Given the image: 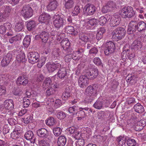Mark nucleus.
Instances as JSON below:
<instances>
[{
    "label": "nucleus",
    "mask_w": 146,
    "mask_h": 146,
    "mask_svg": "<svg viewBox=\"0 0 146 146\" xmlns=\"http://www.w3.org/2000/svg\"><path fill=\"white\" fill-rule=\"evenodd\" d=\"M119 13L121 17L124 19L132 18L135 15L133 7L130 6L123 7L119 11Z\"/></svg>",
    "instance_id": "1"
},
{
    "label": "nucleus",
    "mask_w": 146,
    "mask_h": 146,
    "mask_svg": "<svg viewBox=\"0 0 146 146\" xmlns=\"http://www.w3.org/2000/svg\"><path fill=\"white\" fill-rule=\"evenodd\" d=\"M126 30L124 28L120 27L116 29L112 33V38L115 39L120 40L125 35Z\"/></svg>",
    "instance_id": "2"
},
{
    "label": "nucleus",
    "mask_w": 146,
    "mask_h": 146,
    "mask_svg": "<svg viewBox=\"0 0 146 146\" xmlns=\"http://www.w3.org/2000/svg\"><path fill=\"white\" fill-rule=\"evenodd\" d=\"M62 48L61 49L62 52L64 54H67L71 53L73 50L70 45V43L67 40H62L61 42Z\"/></svg>",
    "instance_id": "3"
},
{
    "label": "nucleus",
    "mask_w": 146,
    "mask_h": 146,
    "mask_svg": "<svg viewBox=\"0 0 146 146\" xmlns=\"http://www.w3.org/2000/svg\"><path fill=\"white\" fill-rule=\"evenodd\" d=\"M21 13L24 18H30L33 15V10L29 5H25L23 7Z\"/></svg>",
    "instance_id": "4"
},
{
    "label": "nucleus",
    "mask_w": 146,
    "mask_h": 146,
    "mask_svg": "<svg viewBox=\"0 0 146 146\" xmlns=\"http://www.w3.org/2000/svg\"><path fill=\"white\" fill-rule=\"evenodd\" d=\"M119 1H117L116 3L112 1H108L106 5L103 6L102 9V11L103 13H106L113 10L116 7V4Z\"/></svg>",
    "instance_id": "5"
},
{
    "label": "nucleus",
    "mask_w": 146,
    "mask_h": 146,
    "mask_svg": "<svg viewBox=\"0 0 146 146\" xmlns=\"http://www.w3.org/2000/svg\"><path fill=\"white\" fill-rule=\"evenodd\" d=\"M96 7L93 5L88 3L84 7L83 9V14L86 15H91L96 11Z\"/></svg>",
    "instance_id": "6"
},
{
    "label": "nucleus",
    "mask_w": 146,
    "mask_h": 146,
    "mask_svg": "<svg viewBox=\"0 0 146 146\" xmlns=\"http://www.w3.org/2000/svg\"><path fill=\"white\" fill-rule=\"evenodd\" d=\"M53 23L54 26L57 29H59L63 27L65 23L64 18L61 17L59 15H57L54 16Z\"/></svg>",
    "instance_id": "7"
},
{
    "label": "nucleus",
    "mask_w": 146,
    "mask_h": 146,
    "mask_svg": "<svg viewBox=\"0 0 146 146\" xmlns=\"http://www.w3.org/2000/svg\"><path fill=\"white\" fill-rule=\"evenodd\" d=\"M27 56L29 62L33 64L38 62L40 58L39 54L36 52H29Z\"/></svg>",
    "instance_id": "8"
},
{
    "label": "nucleus",
    "mask_w": 146,
    "mask_h": 146,
    "mask_svg": "<svg viewBox=\"0 0 146 146\" xmlns=\"http://www.w3.org/2000/svg\"><path fill=\"white\" fill-rule=\"evenodd\" d=\"M37 135L39 137L50 139L52 138L51 134L44 128L39 129L36 131Z\"/></svg>",
    "instance_id": "9"
},
{
    "label": "nucleus",
    "mask_w": 146,
    "mask_h": 146,
    "mask_svg": "<svg viewBox=\"0 0 146 146\" xmlns=\"http://www.w3.org/2000/svg\"><path fill=\"white\" fill-rule=\"evenodd\" d=\"M115 49V44L113 42L109 41L107 42L105 45L104 54L106 55H109L114 52Z\"/></svg>",
    "instance_id": "10"
},
{
    "label": "nucleus",
    "mask_w": 146,
    "mask_h": 146,
    "mask_svg": "<svg viewBox=\"0 0 146 146\" xmlns=\"http://www.w3.org/2000/svg\"><path fill=\"white\" fill-rule=\"evenodd\" d=\"M11 9L9 6H5V9L3 13H0V22L5 21L8 19L10 15Z\"/></svg>",
    "instance_id": "11"
},
{
    "label": "nucleus",
    "mask_w": 146,
    "mask_h": 146,
    "mask_svg": "<svg viewBox=\"0 0 146 146\" xmlns=\"http://www.w3.org/2000/svg\"><path fill=\"white\" fill-rule=\"evenodd\" d=\"M98 70L96 68H93L87 70L86 71L85 75L89 79L93 80L96 78L98 75Z\"/></svg>",
    "instance_id": "12"
},
{
    "label": "nucleus",
    "mask_w": 146,
    "mask_h": 146,
    "mask_svg": "<svg viewBox=\"0 0 146 146\" xmlns=\"http://www.w3.org/2000/svg\"><path fill=\"white\" fill-rule=\"evenodd\" d=\"M121 21V18L117 14L115 13L112 17L110 20V25L111 27H115L118 25Z\"/></svg>",
    "instance_id": "13"
},
{
    "label": "nucleus",
    "mask_w": 146,
    "mask_h": 146,
    "mask_svg": "<svg viewBox=\"0 0 146 146\" xmlns=\"http://www.w3.org/2000/svg\"><path fill=\"white\" fill-rule=\"evenodd\" d=\"M98 88L97 84L93 85L92 86H90L86 88V93L88 96H94L97 93V89Z\"/></svg>",
    "instance_id": "14"
},
{
    "label": "nucleus",
    "mask_w": 146,
    "mask_h": 146,
    "mask_svg": "<svg viewBox=\"0 0 146 146\" xmlns=\"http://www.w3.org/2000/svg\"><path fill=\"white\" fill-rule=\"evenodd\" d=\"M137 21H131L129 23L128 28L127 31V33L129 35L134 34L136 32L137 28Z\"/></svg>",
    "instance_id": "15"
},
{
    "label": "nucleus",
    "mask_w": 146,
    "mask_h": 146,
    "mask_svg": "<svg viewBox=\"0 0 146 146\" xmlns=\"http://www.w3.org/2000/svg\"><path fill=\"white\" fill-rule=\"evenodd\" d=\"M89 78L85 74L80 76L78 80L79 86L83 88L87 86L88 84Z\"/></svg>",
    "instance_id": "16"
},
{
    "label": "nucleus",
    "mask_w": 146,
    "mask_h": 146,
    "mask_svg": "<svg viewBox=\"0 0 146 146\" xmlns=\"http://www.w3.org/2000/svg\"><path fill=\"white\" fill-rule=\"evenodd\" d=\"M12 57V54L10 52H9L5 54L1 62L2 66L4 67L7 66L9 63Z\"/></svg>",
    "instance_id": "17"
},
{
    "label": "nucleus",
    "mask_w": 146,
    "mask_h": 146,
    "mask_svg": "<svg viewBox=\"0 0 146 146\" xmlns=\"http://www.w3.org/2000/svg\"><path fill=\"white\" fill-rule=\"evenodd\" d=\"M46 67L48 71L49 72H53L57 69L59 68L61 66L60 64L56 62H53L49 64H46Z\"/></svg>",
    "instance_id": "18"
},
{
    "label": "nucleus",
    "mask_w": 146,
    "mask_h": 146,
    "mask_svg": "<svg viewBox=\"0 0 146 146\" xmlns=\"http://www.w3.org/2000/svg\"><path fill=\"white\" fill-rule=\"evenodd\" d=\"M99 22L98 20L95 18L90 19L86 23V28L88 29H94Z\"/></svg>",
    "instance_id": "19"
},
{
    "label": "nucleus",
    "mask_w": 146,
    "mask_h": 146,
    "mask_svg": "<svg viewBox=\"0 0 146 146\" xmlns=\"http://www.w3.org/2000/svg\"><path fill=\"white\" fill-rule=\"evenodd\" d=\"M51 18V16L48 13H43L40 15L38 17L39 21L41 23H48Z\"/></svg>",
    "instance_id": "20"
},
{
    "label": "nucleus",
    "mask_w": 146,
    "mask_h": 146,
    "mask_svg": "<svg viewBox=\"0 0 146 146\" xmlns=\"http://www.w3.org/2000/svg\"><path fill=\"white\" fill-rule=\"evenodd\" d=\"M123 52L121 53L122 58L124 60L127 59L128 55L130 52V46L129 45L126 44L123 47Z\"/></svg>",
    "instance_id": "21"
},
{
    "label": "nucleus",
    "mask_w": 146,
    "mask_h": 146,
    "mask_svg": "<svg viewBox=\"0 0 146 146\" xmlns=\"http://www.w3.org/2000/svg\"><path fill=\"white\" fill-rule=\"evenodd\" d=\"M56 75L60 79H66L68 78L67 72L66 69L64 68L59 69Z\"/></svg>",
    "instance_id": "22"
},
{
    "label": "nucleus",
    "mask_w": 146,
    "mask_h": 146,
    "mask_svg": "<svg viewBox=\"0 0 146 146\" xmlns=\"http://www.w3.org/2000/svg\"><path fill=\"white\" fill-rule=\"evenodd\" d=\"M64 29L67 34L75 36L76 35L78 31L77 29H75L74 27L71 26H67L64 28Z\"/></svg>",
    "instance_id": "23"
},
{
    "label": "nucleus",
    "mask_w": 146,
    "mask_h": 146,
    "mask_svg": "<svg viewBox=\"0 0 146 146\" xmlns=\"http://www.w3.org/2000/svg\"><path fill=\"white\" fill-rule=\"evenodd\" d=\"M63 1L64 7L66 9H70L74 6V0H63Z\"/></svg>",
    "instance_id": "24"
},
{
    "label": "nucleus",
    "mask_w": 146,
    "mask_h": 146,
    "mask_svg": "<svg viewBox=\"0 0 146 146\" xmlns=\"http://www.w3.org/2000/svg\"><path fill=\"white\" fill-rule=\"evenodd\" d=\"M4 107L6 109L11 110L13 109L14 107L13 101L12 100L7 99L4 102Z\"/></svg>",
    "instance_id": "25"
},
{
    "label": "nucleus",
    "mask_w": 146,
    "mask_h": 146,
    "mask_svg": "<svg viewBox=\"0 0 146 146\" xmlns=\"http://www.w3.org/2000/svg\"><path fill=\"white\" fill-rule=\"evenodd\" d=\"M58 6V3L56 0H49L47 9L48 10L53 11L55 10Z\"/></svg>",
    "instance_id": "26"
},
{
    "label": "nucleus",
    "mask_w": 146,
    "mask_h": 146,
    "mask_svg": "<svg viewBox=\"0 0 146 146\" xmlns=\"http://www.w3.org/2000/svg\"><path fill=\"white\" fill-rule=\"evenodd\" d=\"M71 90L70 88L69 87L66 88L62 94V99L65 101L68 100L71 96Z\"/></svg>",
    "instance_id": "27"
},
{
    "label": "nucleus",
    "mask_w": 146,
    "mask_h": 146,
    "mask_svg": "<svg viewBox=\"0 0 146 146\" xmlns=\"http://www.w3.org/2000/svg\"><path fill=\"white\" fill-rule=\"evenodd\" d=\"M21 128H20V129H17V128L15 129L13 132L11 133V137L15 139L19 138L21 135Z\"/></svg>",
    "instance_id": "28"
},
{
    "label": "nucleus",
    "mask_w": 146,
    "mask_h": 146,
    "mask_svg": "<svg viewBox=\"0 0 146 146\" xmlns=\"http://www.w3.org/2000/svg\"><path fill=\"white\" fill-rule=\"evenodd\" d=\"M28 79L22 78L21 77H18L17 80L16 84L19 86L21 85L25 86L28 84Z\"/></svg>",
    "instance_id": "29"
},
{
    "label": "nucleus",
    "mask_w": 146,
    "mask_h": 146,
    "mask_svg": "<svg viewBox=\"0 0 146 146\" xmlns=\"http://www.w3.org/2000/svg\"><path fill=\"white\" fill-rule=\"evenodd\" d=\"M106 31V29L104 27L100 28L98 29L96 36V39L97 40L99 41L103 38V35Z\"/></svg>",
    "instance_id": "30"
},
{
    "label": "nucleus",
    "mask_w": 146,
    "mask_h": 146,
    "mask_svg": "<svg viewBox=\"0 0 146 146\" xmlns=\"http://www.w3.org/2000/svg\"><path fill=\"white\" fill-rule=\"evenodd\" d=\"M22 119L23 121L25 124H28L33 122V117L30 114L25 115Z\"/></svg>",
    "instance_id": "31"
},
{
    "label": "nucleus",
    "mask_w": 146,
    "mask_h": 146,
    "mask_svg": "<svg viewBox=\"0 0 146 146\" xmlns=\"http://www.w3.org/2000/svg\"><path fill=\"white\" fill-rule=\"evenodd\" d=\"M142 47V43L141 41L136 40H135L131 45V48L132 49L138 50Z\"/></svg>",
    "instance_id": "32"
},
{
    "label": "nucleus",
    "mask_w": 146,
    "mask_h": 146,
    "mask_svg": "<svg viewBox=\"0 0 146 146\" xmlns=\"http://www.w3.org/2000/svg\"><path fill=\"white\" fill-rule=\"evenodd\" d=\"M137 31L141 32L146 30V23L141 21L138 23L137 22Z\"/></svg>",
    "instance_id": "33"
},
{
    "label": "nucleus",
    "mask_w": 146,
    "mask_h": 146,
    "mask_svg": "<svg viewBox=\"0 0 146 146\" xmlns=\"http://www.w3.org/2000/svg\"><path fill=\"white\" fill-rule=\"evenodd\" d=\"M127 140V138L126 137H122L121 136H119L117 137L116 141L118 143V146H125Z\"/></svg>",
    "instance_id": "34"
},
{
    "label": "nucleus",
    "mask_w": 146,
    "mask_h": 146,
    "mask_svg": "<svg viewBox=\"0 0 146 146\" xmlns=\"http://www.w3.org/2000/svg\"><path fill=\"white\" fill-rule=\"evenodd\" d=\"M133 108L135 111L139 113H142L145 110L143 107L139 103H137L135 104Z\"/></svg>",
    "instance_id": "35"
},
{
    "label": "nucleus",
    "mask_w": 146,
    "mask_h": 146,
    "mask_svg": "<svg viewBox=\"0 0 146 146\" xmlns=\"http://www.w3.org/2000/svg\"><path fill=\"white\" fill-rule=\"evenodd\" d=\"M103 100L101 99H98L93 105V106L96 109L100 110L103 108Z\"/></svg>",
    "instance_id": "36"
},
{
    "label": "nucleus",
    "mask_w": 146,
    "mask_h": 146,
    "mask_svg": "<svg viewBox=\"0 0 146 146\" xmlns=\"http://www.w3.org/2000/svg\"><path fill=\"white\" fill-rule=\"evenodd\" d=\"M66 141V138L64 136H59L57 141L58 146H64Z\"/></svg>",
    "instance_id": "37"
},
{
    "label": "nucleus",
    "mask_w": 146,
    "mask_h": 146,
    "mask_svg": "<svg viewBox=\"0 0 146 146\" xmlns=\"http://www.w3.org/2000/svg\"><path fill=\"white\" fill-rule=\"evenodd\" d=\"M24 136L27 140H32L33 139L35 142V138L34 137V134L32 131L30 130L27 131L25 133Z\"/></svg>",
    "instance_id": "38"
},
{
    "label": "nucleus",
    "mask_w": 146,
    "mask_h": 146,
    "mask_svg": "<svg viewBox=\"0 0 146 146\" xmlns=\"http://www.w3.org/2000/svg\"><path fill=\"white\" fill-rule=\"evenodd\" d=\"M36 26L35 22L34 21H31L27 23V27L29 31H31L34 29Z\"/></svg>",
    "instance_id": "39"
},
{
    "label": "nucleus",
    "mask_w": 146,
    "mask_h": 146,
    "mask_svg": "<svg viewBox=\"0 0 146 146\" xmlns=\"http://www.w3.org/2000/svg\"><path fill=\"white\" fill-rule=\"evenodd\" d=\"M56 88L57 87L55 86L54 85V86H53V87H51L48 88L45 93L46 96H50L54 94L56 91L55 88Z\"/></svg>",
    "instance_id": "40"
},
{
    "label": "nucleus",
    "mask_w": 146,
    "mask_h": 146,
    "mask_svg": "<svg viewBox=\"0 0 146 146\" xmlns=\"http://www.w3.org/2000/svg\"><path fill=\"white\" fill-rule=\"evenodd\" d=\"M49 33L45 31H43L40 33L41 39L42 42L46 43L49 37Z\"/></svg>",
    "instance_id": "41"
},
{
    "label": "nucleus",
    "mask_w": 146,
    "mask_h": 146,
    "mask_svg": "<svg viewBox=\"0 0 146 146\" xmlns=\"http://www.w3.org/2000/svg\"><path fill=\"white\" fill-rule=\"evenodd\" d=\"M16 58L19 62H24L27 60L25 54L22 52L17 55Z\"/></svg>",
    "instance_id": "42"
},
{
    "label": "nucleus",
    "mask_w": 146,
    "mask_h": 146,
    "mask_svg": "<svg viewBox=\"0 0 146 146\" xmlns=\"http://www.w3.org/2000/svg\"><path fill=\"white\" fill-rule=\"evenodd\" d=\"M21 39V36L20 35H18L12 37L9 39V42L11 44L16 42L18 41H19Z\"/></svg>",
    "instance_id": "43"
},
{
    "label": "nucleus",
    "mask_w": 146,
    "mask_h": 146,
    "mask_svg": "<svg viewBox=\"0 0 146 146\" xmlns=\"http://www.w3.org/2000/svg\"><path fill=\"white\" fill-rule=\"evenodd\" d=\"M51 79L50 78H46L44 80L42 84V87L43 88L45 89L49 86L51 84Z\"/></svg>",
    "instance_id": "44"
},
{
    "label": "nucleus",
    "mask_w": 146,
    "mask_h": 146,
    "mask_svg": "<svg viewBox=\"0 0 146 146\" xmlns=\"http://www.w3.org/2000/svg\"><path fill=\"white\" fill-rule=\"evenodd\" d=\"M79 111L76 113V115L78 116V120H80L85 117V113L84 111L81 110L79 108Z\"/></svg>",
    "instance_id": "45"
},
{
    "label": "nucleus",
    "mask_w": 146,
    "mask_h": 146,
    "mask_svg": "<svg viewBox=\"0 0 146 146\" xmlns=\"http://www.w3.org/2000/svg\"><path fill=\"white\" fill-rule=\"evenodd\" d=\"M24 27V25L23 23H18L16 24L15 29L16 32H19L23 30Z\"/></svg>",
    "instance_id": "46"
},
{
    "label": "nucleus",
    "mask_w": 146,
    "mask_h": 146,
    "mask_svg": "<svg viewBox=\"0 0 146 146\" xmlns=\"http://www.w3.org/2000/svg\"><path fill=\"white\" fill-rule=\"evenodd\" d=\"M46 56H42L40 59H39V61L38 62L37 66L38 67L41 68L45 63L47 59Z\"/></svg>",
    "instance_id": "47"
},
{
    "label": "nucleus",
    "mask_w": 146,
    "mask_h": 146,
    "mask_svg": "<svg viewBox=\"0 0 146 146\" xmlns=\"http://www.w3.org/2000/svg\"><path fill=\"white\" fill-rule=\"evenodd\" d=\"M62 131L61 128L59 127H56L53 129V132L54 135L57 137L60 135Z\"/></svg>",
    "instance_id": "48"
},
{
    "label": "nucleus",
    "mask_w": 146,
    "mask_h": 146,
    "mask_svg": "<svg viewBox=\"0 0 146 146\" xmlns=\"http://www.w3.org/2000/svg\"><path fill=\"white\" fill-rule=\"evenodd\" d=\"M127 144L128 146H138L135 140L131 138L127 139Z\"/></svg>",
    "instance_id": "49"
},
{
    "label": "nucleus",
    "mask_w": 146,
    "mask_h": 146,
    "mask_svg": "<svg viewBox=\"0 0 146 146\" xmlns=\"http://www.w3.org/2000/svg\"><path fill=\"white\" fill-rule=\"evenodd\" d=\"M60 52V50L59 48H54L52 50V58H57L59 55V53Z\"/></svg>",
    "instance_id": "50"
},
{
    "label": "nucleus",
    "mask_w": 146,
    "mask_h": 146,
    "mask_svg": "<svg viewBox=\"0 0 146 146\" xmlns=\"http://www.w3.org/2000/svg\"><path fill=\"white\" fill-rule=\"evenodd\" d=\"M31 41V38L30 36H26L23 40V43L24 46L27 47L30 44Z\"/></svg>",
    "instance_id": "51"
},
{
    "label": "nucleus",
    "mask_w": 146,
    "mask_h": 146,
    "mask_svg": "<svg viewBox=\"0 0 146 146\" xmlns=\"http://www.w3.org/2000/svg\"><path fill=\"white\" fill-rule=\"evenodd\" d=\"M56 121L54 118L51 117L48 119L47 121L46 122V125L50 126H52L56 123Z\"/></svg>",
    "instance_id": "52"
},
{
    "label": "nucleus",
    "mask_w": 146,
    "mask_h": 146,
    "mask_svg": "<svg viewBox=\"0 0 146 146\" xmlns=\"http://www.w3.org/2000/svg\"><path fill=\"white\" fill-rule=\"evenodd\" d=\"M77 130V128L75 127H70L66 130V131L70 134H73Z\"/></svg>",
    "instance_id": "53"
},
{
    "label": "nucleus",
    "mask_w": 146,
    "mask_h": 146,
    "mask_svg": "<svg viewBox=\"0 0 146 146\" xmlns=\"http://www.w3.org/2000/svg\"><path fill=\"white\" fill-rule=\"evenodd\" d=\"M143 127L144 126L141 125V123L138 121L135 123L134 126V129L137 131H139L141 130Z\"/></svg>",
    "instance_id": "54"
},
{
    "label": "nucleus",
    "mask_w": 146,
    "mask_h": 146,
    "mask_svg": "<svg viewBox=\"0 0 146 146\" xmlns=\"http://www.w3.org/2000/svg\"><path fill=\"white\" fill-rule=\"evenodd\" d=\"M23 100L24 107L25 108H27L31 104L30 99L27 97H24Z\"/></svg>",
    "instance_id": "55"
},
{
    "label": "nucleus",
    "mask_w": 146,
    "mask_h": 146,
    "mask_svg": "<svg viewBox=\"0 0 146 146\" xmlns=\"http://www.w3.org/2000/svg\"><path fill=\"white\" fill-rule=\"evenodd\" d=\"M79 108L78 106H74L72 107H70L69 108L68 111L70 113H73L75 112L78 111Z\"/></svg>",
    "instance_id": "56"
},
{
    "label": "nucleus",
    "mask_w": 146,
    "mask_h": 146,
    "mask_svg": "<svg viewBox=\"0 0 146 146\" xmlns=\"http://www.w3.org/2000/svg\"><path fill=\"white\" fill-rule=\"evenodd\" d=\"M93 61L94 64L98 66H103L100 59L98 57L94 58L93 59Z\"/></svg>",
    "instance_id": "57"
},
{
    "label": "nucleus",
    "mask_w": 146,
    "mask_h": 146,
    "mask_svg": "<svg viewBox=\"0 0 146 146\" xmlns=\"http://www.w3.org/2000/svg\"><path fill=\"white\" fill-rule=\"evenodd\" d=\"M108 19L104 16L101 17L98 20L100 25H105ZM109 19H108V20Z\"/></svg>",
    "instance_id": "58"
},
{
    "label": "nucleus",
    "mask_w": 146,
    "mask_h": 146,
    "mask_svg": "<svg viewBox=\"0 0 146 146\" xmlns=\"http://www.w3.org/2000/svg\"><path fill=\"white\" fill-rule=\"evenodd\" d=\"M81 11V10L79 6H76L74 7V9L72 12V13L74 15H77Z\"/></svg>",
    "instance_id": "59"
},
{
    "label": "nucleus",
    "mask_w": 146,
    "mask_h": 146,
    "mask_svg": "<svg viewBox=\"0 0 146 146\" xmlns=\"http://www.w3.org/2000/svg\"><path fill=\"white\" fill-rule=\"evenodd\" d=\"M62 105L61 100L59 99H57L55 100L54 104V107L55 108H58L60 107Z\"/></svg>",
    "instance_id": "60"
},
{
    "label": "nucleus",
    "mask_w": 146,
    "mask_h": 146,
    "mask_svg": "<svg viewBox=\"0 0 146 146\" xmlns=\"http://www.w3.org/2000/svg\"><path fill=\"white\" fill-rule=\"evenodd\" d=\"M57 117L59 119H63L66 117L65 113L63 111H60L58 112L57 115Z\"/></svg>",
    "instance_id": "61"
},
{
    "label": "nucleus",
    "mask_w": 146,
    "mask_h": 146,
    "mask_svg": "<svg viewBox=\"0 0 146 146\" xmlns=\"http://www.w3.org/2000/svg\"><path fill=\"white\" fill-rule=\"evenodd\" d=\"M76 146H83L84 145V139H79L76 142Z\"/></svg>",
    "instance_id": "62"
},
{
    "label": "nucleus",
    "mask_w": 146,
    "mask_h": 146,
    "mask_svg": "<svg viewBox=\"0 0 146 146\" xmlns=\"http://www.w3.org/2000/svg\"><path fill=\"white\" fill-rule=\"evenodd\" d=\"M80 39L82 41L87 42L89 40V38L85 35H83L80 36Z\"/></svg>",
    "instance_id": "63"
},
{
    "label": "nucleus",
    "mask_w": 146,
    "mask_h": 146,
    "mask_svg": "<svg viewBox=\"0 0 146 146\" xmlns=\"http://www.w3.org/2000/svg\"><path fill=\"white\" fill-rule=\"evenodd\" d=\"M40 146H50V144L47 141L44 140H42L39 142Z\"/></svg>",
    "instance_id": "64"
}]
</instances>
